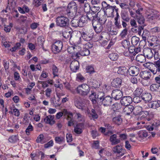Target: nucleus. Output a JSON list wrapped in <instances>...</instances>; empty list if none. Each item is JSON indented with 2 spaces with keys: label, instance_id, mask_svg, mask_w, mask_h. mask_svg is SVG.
I'll list each match as a JSON object with an SVG mask.
<instances>
[{
  "label": "nucleus",
  "instance_id": "5fc2aeb1",
  "mask_svg": "<svg viewBox=\"0 0 160 160\" xmlns=\"http://www.w3.org/2000/svg\"><path fill=\"white\" fill-rule=\"evenodd\" d=\"M142 100V97H139V96H137L134 97L133 98V102L136 103H139L141 102Z\"/></svg>",
  "mask_w": 160,
  "mask_h": 160
},
{
  "label": "nucleus",
  "instance_id": "052dcab7",
  "mask_svg": "<svg viewBox=\"0 0 160 160\" xmlns=\"http://www.w3.org/2000/svg\"><path fill=\"white\" fill-rule=\"evenodd\" d=\"M76 80L77 81L83 82L85 80V78L80 73L77 74Z\"/></svg>",
  "mask_w": 160,
  "mask_h": 160
},
{
  "label": "nucleus",
  "instance_id": "9b49d317",
  "mask_svg": "<svg viewBox=\"0 0 160 160\" xmlns=\"http://www.w3.org/2000/svg\"><path fill=\"white\" fill-rule=\"evenodd\" d=\"M112 150L114 153L120 154L121 156H123L125 152V150L123 149L122 146L120 145L114 147Z\"/></svg>",
  "mask_w": 160,
  "mask_h": 160
},
{
  "label": "nucleus",
  "instance_id": "f704fd0d",
  "mask_svg": "<svg viewBox=\"0 0 160 160\" xmlns=\"http://www.w3.org/2000/svg\"><path fill=\"white\" fill-rule=\"evenodd\" d=\"M138 135L140 138L143 139L148 136V132L144 130H140L138 132Z\"/></svg>",
  "mask_w": 160,
  "mask_h": 160
},
{
  "label": "nucleus",
  "instance_id": "7ed1b4c3",
  "mask_svg": "<svg viewBox=\"0 0 160 160\" xmlns=\"http://www.w3.org/2000/svg\"><path fill=\"white\" fill-rule=\"evenodd\" d=\"M99 97V102L104 106L107 107L111 105L112 99L110 96H105L104 92H100Z\"/></svg>",
  "mask_w": 160,
  "mask_h": 160
},
{
  "label": "nucleus",
  "instance_id": "a211bd4d",
  "mask_svg": "<svg viewBox=\"0 0 160 160\" xmlns=\"http://www.w3.org/2000/svg\"><path fill=\"white\" fill-rule=\"evenodd\" d=\"M122 82V80L121 78H116L112 82V86L114 88H119L121 86Z\"/></svg>",
  "mask_w": 160,
  "mask_h": 160
},
{
  "label": "nucleus",
  "instance_id": "58836bf2",
  "mask_svg": "<svg viewBox=\"0 0 160 160\" xmlns=\"http://www.w3.org/2000/svg\"><path fill=\"white\" fill-rule=\"evenodd\" d=\"M91 8L90 5L88 3H85L84 5V10L85 12L87 13H90Z\"/></svg>",
  "mask_w": 160,
  "mask_h": 160
},
{
  "label": "nucleus",
  "instance_id": "4d7b16f0",
  "mask_svg": "<svg viewBox=\"0 0 160 160\" xmlns=\"http://www.w3.org/2000/svg\"><path fill=\"white\" fill-rule=\"evenodd\" d=\"M52 51L54 53H57L59 52L61 50L59 49L57 46L53 44L52 45Z\"/></svg>",
  "mask_w": 160,
  "mask_h": 160
},
{
  "label": "nucleus",
  "instance_id": "5701e85b",
  "mask_svg": "<svg viewBox=\"0 0 160 160\" xmlns=\"http://www.w3.org/2000/svg\"><path fill=\"white\" fill-rule=\"evenodd\" d=\"M117 135L116 134H114L111 135L110 138V141L112 145H116L120 142L119 139L117 138Z\"/></svg>",
  "mask_w": 160,
  "mask_h": 160
},
{
  "label": "nucleus",
  "instance_id": "c756f323",
  "mask_svg": "<svg viewBox=\"0 0 160 160\" xmlns=\"http://www.w3.org/2000/svg\"><path fill=\"white\" fill-rule=\"evenodd\" d=\"M150 90L152 92H160V85L157 84H152L150 87Z\"/></svg>",
  "mask_w": 160,
  "mask_h": 160
},
{
  "label": "nucleus",
  "instance_id": "680f3d73",
  "mask_svg": "<svg viewBox=\"0 0 160 160\" xmlns=\"http://www.w3.org/2000/svg\"><path fill=\"white\" fill-rule=\"evenodd\" d=\"M86 70L88 72L91 73L94 72V68L91 65H88L87 67Z\"/></svg>",
  "mask_w": 160,
  "mask_h": 160
},
{
  "label": "nucleus",
  "instance_id": "bb28decb",
  "mask_svg": "<svg viewBox=\"0 0 160 160\" xmlns=\"http://www.w3.org/2000/svg\"><path fill=\"white\" fill-rule=\"evenodd\" d=\"M149 46L152 47L154 49L159 50L160 48V43L159 41H152L153 42H150L149 41H148Z\"/></svg>",
  "mask_w": 160,
  "mask_h": 160
},
{
  "label": "nucleus",
  "instance_id": "8fccbe9b",
  "mask_svg": "<svg viewBox=\"0 0 160 160\" xmlns=\"http://www.w3.org/2000/svg\"><path fill=\"white\" fill-rule=\"evenodd\" d=\"M141 83L144 86H148L151 83V80L150 79H142Z\"/></svg>",
  "mask_w": 160,
  "mask_h": 160
},
{
  "label": "nucleus",
  "instance_id": "bf43d9fd",
  "mask_svg": "<svg viewBox=\"0 0 160 160\" xmlns=\"http://www.w3.org/2000/svg\"><path fill=\"white\" fill-rule=\"evenodd\" d=\"M142 41H131V46H132L133 47H136L138 46H138L140 45V44Z\"/></svg>",
  "mask_w": 160,
  "mask_h": 160
},
{
  "label": "nucleus",
  "instance_id": "13d9d810",
  "mask_svg": "<svg viewBox=\"0 0 160 160\" xmlns=\"http://www.w3.org/2000/svg\"><path fill=\"white\" fill-rule=\"evenodd\" d=\"M53 44L57 46L59 49H62L63 46V44L61 41H56Z\"/></svg>",
  "mask_w": 160,
  "mask_h": 160
},
{
  "label": "nucleus",
  "instance_id": "0e129e2a",
  "mask_svg": "<svg viewBox=\"0 0 160 160\" xmlns=\"http://www.w3.org/2000/svg\"><path fill=\"white\" fill-rule=\"evenodd\" d=\"M80 55H81V53H80L79 52H76L73 53L72 54V58L74 59H76L78 58H79Z\"/></svg>",
  "mask_w": 160,
  "mask_h": 160
},
{
  "label": "nucleus",
  "instance_id": "423d86ee",
  "mask_svg": "<svg viewBox=\"0 0 160 160\" xmlns=\"http://www.w3.org/2000/svg\"><path fill=\"white\" fill-rule=\"evenodd\" d=\"M97 17V20L98 22L103 25L105 23L107 20L105 11L102 10L101 9L98 12Z\"/></svg>",
  "mask_w": 160,
  "mask_h": 160
},
{
  "label": "nucleus",
  "instance_id": "49530a36",
  "mask_svg": "<svg viewBox=\"0 0 160 160\" xmlns=\"http://www.w3.org/2000/svg\"><path fill=\"white\" fill-rule=\"evenodd\" d=\"M33 130V127L32 126L30 123L25 130V132L27 135L30 134V132Z\"/></svg>",
  "mask_w": 160,
  "mask_h": 160
},
{
  "label": "nucleus",
  "instance_id": "ddd939ff",
  "mask_svg": "<svg viewBox=\"0 0 160 160\" xmlns=\"http://www.w3.org/2000/svg\"><path fill=\"white\" fill-rule=\"evenodd\" d=\"M128 72L130 75L136 76L139 73V68L136 66H132L128 69Z\"/></svg>",
  "mask_w": 160,
  "mask_h": 160
},
{
  "label": "nucleus",
  "instance_id": "6ab92c4d",
  "mask_svg": "<svg viewBox=\"0 0 160 160\" xmlns=\"http://www.w3.org/2000/svg\"><path fill=\"white\" fill-rule=\"evenodd\" d=\"M100 9V8L99 7H92L91 8V11L90 13L92 16V18L94 20L95 19H97V16L98 15V12Z\"/></svg>",
  "mask_w": 160,
  "mask_h": 160
},
{
  "label": "nucleus",
  "instance_id": "a878e982",
  "mask_svg": "<svg viewBox=\"0 0 160 160\" xmlns=\"http://www.w3.org/2000/svg\"><path fill=\"white\" fill-rule=\"evenodd\" d=\"M140 75L142 79H150L151 74V72L149 71H144L141 72Z\"/></svg>",
  "mask_w": 160,
  "mask_h": 160
},
{
  "label": "nucleus",
  "instance_id": "0eeeda50",
  "mask_svg": "<svg viewBox=\"0 0 160 160\" xmlns=\"http://www.w3.org/2000/svg\"><path fill=\"white\" fill-rule=\"evenodd\" d=\"M92 23L95 31L97 33H99L102 31L103 28V24L98 22L97 19L93 20Z\"/></svg>",
  "mask_w": 160,
  "mask_h": 160
},
{
  "label": "nucleus",
  "instance_id": "de8ad7c7",
  "mask_svg": "<svg viewBox=\"0 0 160 160\" xmlns=\"http://www.w3.org/2000/svg\"><path fill=\"white\" fill-rule=\"evenodd\" d=\"M64 8L62 7L56 8L54 10V12L57 14L62 13Z\"/></svg>",
  "mask_w": 160,
  "mask_h": 160
},
{
  "label": "nucleus",
  "instance_id": "c03bdc74",
  "mask_svg": "<svg viewBox=\"0 0 160 160\" xmlns=\"http://www.w3.org/2000/svg\"><path fill=\"white\" fill-rule=\"evenodd\" d=\"M134 47H131L128 48V50L130 54V57H131L132 59V58L134 59V58L133 57V56L136 55V52H135V50H134Z\"/></svg>",
  "mask_w": 160,
  "mask_h": 160
},
{
  "label": "nucleus",
  "instance_id": "412c9836",
  "mask_svg": "<svg viewBox=\"0 0 160 160\" xmlns=\"http://www.w3.org/2000/svg\"><path fill=\"white\" fill-rule=\"evenodd\" d=\"M100 92L98 93L97 94L95 92H92L91 94L89 96V99L92 101L93 103H95L97 102H99L98 98Z\"/></svg>",
  "mask_w": 160,
  "mask_h": 160
},
{
  "label": "nucleus",
  "instance_id": "39448f33",
  "mask_svg": "<svg viewBox=\"0 0 160 160\" xmlns=\"http://www.w3.org/2000/svg\"><path fill=\"white\" fill-rule=\"evenodd\" d=\"M92 15L90 13H87L86 15H82L79 19L80 25L83 27L86 25L88 21L92 22L94 20Z\"/></svg>",
  "mask_w": 160,
  "mask_h": 160
},
{
  "label": "nucleus",
  "instance_id": "69168bd1",
  "mask_svg": "<svg viewBox=\"0 0 160 160\" xmlns=\"http://www.w3.org/2000/svg\"><path fill=\"white\" fill-rule=\"evenodd\" d=\"M33 3L35 6L38 7L41 5V0H34Z\"/></svg>",
  "mask_w": 160,
  "mask_h": 160
},
{
  "label": "nucleus",
  "instance_id": "2f4dec72",
  "mask_svg": "<svg viewBox=\"0 0 160 160\" xmlns=\"http://www.w3.org/2000/svg\"><path fill=\"white\" fill-rule=\"evenodd\" d=\"M136 60L140 63H143L144 62L146 61L145 56L144 55L142 54H138L136 58Z\"/></svg>",
  "mask_w": 160,
  "mask_h": 160
},
{
  "label": "nucleus",
  "instance_id": "09e8293b",
  "mask_svg": "<svg viewBox=\"0 0 160 160\" xmlns=\"http://www.w3.org/2000/svg\"><path fill=\"white\" fill-rule=\"evenodd\" d=\"M143 91L142 89L139 87L137 88L134 92V94L135 96H140Z\"/></svg>",
  "mask_w": 160,
  "mask_h": 160
},
{
  "label": "nucleus",
  "instance_id": "aec40b11",
  "mask_svg": "<svg viewBox=\"0 0 160 160\" xmlns=\"http://www.w3.org/2000/svg\"><path fill=\"white\" fill-rule=\"evenodd\" d=\"M84 124L83 123L78 124L74 128V131L77 134H80L82 132L84 127Z\"/></svg>",
  "mask_w": 160,
  "mask_h": 160
},
{
  "label": "nucleus",
  "instance_id": "b1692460",
  "mask_svg": "<svg viewBox=\"0 0 160 160\" xmlns=\"http://www.w3.org/2000/svg\"><path fill=\"white\" fill-rule=\"evenodd\" d=\"M128 69L125 67H120L118 68L117 72L118 74L127 76L128 73Z\"/></svg>",
  "mask_w": 160,
  "mask_h": 160
},
{
  "label": "nucleus",
  "instance_id": "603ef678",
  "mask_svg": "<svg viewBox=\"0 0 160 160\" xmlns=\"http://www.w3.org/2000/svg\"><path fill=\"white\" fill-rule=\"evenodd\" d=\"M121 18L124 21L128 22L130 20L128 14L125 13H122L121 14Z\"/></svg>",
  "mask_w": 160,
  "mask_h": 160
},
{
  "label": "nucleus",
  "instance_id": "e2e57ef3",
  "mask_svg": "<svg viewBox=\"0 0 160 160\" xmlns=\"http://www.w3.org/2000/svg\"><path fill=\"white\" fill-rule=\"evenodd\" d=\"M53 142L52 140H51L48 143L46 144H45L44 145V148H48L50 147H52L53 146Z\"/></svg>",
  "mask_w": 160,
  "mask_h": 160
},
{
  "label": "nucleus",
  "instance_id": "a18cd8bd",
  "mask_svg": "<svg viewBox=\"0 0 160 160\" xmlns=\"http://www.w3.org/2000/svg\"><path fill=\"white\" fill-rule=\"evenodd\" d=\"M122 43L123 47L125 48H128L131 47L130 41H122Z\"/></svg>",
  "mask_w": 160,
  "mask_h": 160
},
{
  "label": "nucleus",
  "instance_id": "4be33fe9",
  "mask_svg": "<svg viewBox=\"0 0 160 160\" xmlns=\"http://www.w3.org/2000/svg\"><path fill=\"white\" fill-rule=\"evenodd\" d=\"M54 118V116L49 115L47 116L45 118L44 120L46 123L52 125L55 123Z\"/></svg>",
  "mask_w": 160,
  "mask_h": 160
},
{
  "label": "nucleus",
  "instance_id": "ea45409f",
  "mask_svg": "<svg viewBox=\"0 0 160 160\" xmlns=\"http://www.w3.org/2000/svg\"><path fill=\"white\" fill-rule=\"evenodd\" d=\"M113 122L118 125L121 124L122 122V120L120 117H117L113 118Z\"/></svg>",
  "mask_w": 160,
  "mask_h": 160
},
{
  "label": "nucleus",
  "instance_id": "f03ea898",
  "mask_svg": "<svg viewBox=\"0 0 160 160\" xmlns=\"http://www.w3.org/2000/svg\"><path fill=\"white\" fill-rule=\"evenodd\" d=\"M77 10V5L74 1H71L68 4L66 10L67 14L70 18H73Z\"/></svg>",
  "mask_w": 160,
  "mask_h": 160
},
{
  "label": "nucleus",
  "instance_id": "393cba45",
  "mask_svg": "<svg viewBox=\"0 0 160 160\" xmlns=\"http://www.w3.org/2000/svg\"><path fill=\"white\" fill-rule=\"evenodd\" d=\"M142 100H143L146 103H147L150 101L152 98L151 94L149 93H143L142 95Z\"/></svg>",
  "mask_w": 160,
  "mask_h": 160
},
{
  "label": "nucleus",
  "instance_id": "dca6fc26",
  "mask_svg": "<svg viewBox=\"0 0 160 160\" xmlns=\"http://www.w3.org/2000/svg\"><path fill=\"white\" fill-rule=\"evenodd\" d=\"M149 108L157 109L160 107V101L158 100L152 101L148 104Z\"/></svg>",
  "mask_w": 160,
  "mask_h": 160
},
{
  "label": "nucleus",
  "instance_id": "6e6552de",
  "mask_svg": "<svg viewBox=\"0 0 160 160\" xmlns=\"http://www.w3.org/2000/svg\"><path fill=\"white\" fill-rule=\"evenodd\" d=\"M116 8V6L110 5L105 10V14L109 17H114V12Z\"/></svg>",
  "mask_w": 160,
  "mask_h": 160
},
{
  "label": "nucleus",
  "instance_id": "f8f14e48",
  "mask_svg": "<svg viewBox=\"0 0 160 160\" xmlns=\"http://www.w3.org/2000/svg\"><path fill=\"white\" fill-rule=\"evenodd\" d=\"M111 95L112 98L116 100H118L122 97V93L120 90L116 89L112 91Z\"/></svg>",
  "mask_w": 160,
  "mask_h": 160
},
{
  "label": "nucleus",
  "instance_id": "2eb2a0df",
  "mask_svg": "<svg viewBox=\"0 0 160 160\" xmlns=\"http://www.w3.org/2000/svg\"><path fill=\"white\" fill-rule=\"evenodd\" d=\"M153 71V74H158L160 72V59L154 62Z\"/></svg>",
  "mask_w": 160,
  "mask_h": 160
},
{
  "label": "nucleus",
  "instance_id": "20e7f679",
  "mask_svg": "<svg viewBox=\"0 0 160 160\" xmlns=\"http://www.w3.org/2000/svg\"><path fill=\"white\" fill-rule=\"evenodd\" d=\"M76 90L78 93L83 96H87L90 91L89 86L86 84L79 85Z\"/></svg>",
  "mask_w": 160,
  "mask_h": 160
},
{
  "label": "nucleus",
  "instance_id": "9d476101",
  "mask_svg": "<svg viewBox=\"0 0 160 160\" xmlns=\"http://www.w3.org/2000/svg\"><path fill=\"white\" fill-rule=\"evenodd\" d=\"M132 102V97L128 96H124L120 100L121 104L124 106L130 105Z\"/></svg>",
  "mask_w": 160,
  "mask_h": 160
},
{
  "label": "nucleus",
  "instance_id": "774afa93",
  "mask_svg": "<svg viewBox=\"0 0 160 160\" xmlns=\"http://www.w3.org/2000/svg\"><path fill=\"white\" fill-rule=\"evenodd\" d=\"M115 22L114 24L115 27L118 28L119 29L122 28L120 21H118V19H115Z\"/></svg>",
  "mask_w": 160,
  "mask_h": 160
},
{
  "label": "nucleus",
  "instance_id": "338daca9",
  "mask_svg": "<svg viewBox=\"0 0 160 160\" xmlns=\"http://www.w3.org/2000/svg\"><path fill=\"white\" fill-rule=\"evenodd\" d=\"M91 115L93 119H97L98 117V114L96 113L95 110L92 109L91 110Z\"/></svg>",
  "mask_w": 160,
  "mask_h": 160
},
{
  "label": "nucleus",
  "instance_id": "a19ab883",
  "mask_svg": "<svg viewBox=\"0 0 160 160\" xmlns=\"http://www.w3.org/2000/svg\"><path fill=\"white\" fill-rule=\"evenodd\" d=\"M136 16L138 22L139 24L142 25L144 23L145 20L142 15H136Z\"/></svg>",
  "mask_w": 160,
  "mask_h": 160
},
{
  "label": "nucleus",
  "instance_id": "3c124183",
  "mask_svg": "<svg viewBox=\"0 0 160 160\" xmlns=\"http://www.w3.org/2000/svg\"><path fill=\"white\" fill-rule=\"evenodd\" d=\"M62 36L65 39L68 40H70L72 38L71 33L69 32H65L62 33Z\"/></svg>",
  "mask_w": 160,
  "mask_h": 160
},
{
  "label": "nucleus",
  "instance_id": "72a5a7b5",
  "mask_svg": "<svg viewBox=\"0 0 160 160\" xmlns=\"http://www.w3.org/2000/svg\"><path fill=\"white\" fill-rule=\"evenodd\" d=\"M55 141L56 143L61 144L65 142V139L64 137L63 136H58L55 138Z\"/></svg>",
  "mask_w": 160,
  "mask_h": 160
},
{
  "label": "nucleus",
  "instance_id": "f257e3e1",
  "mask_svg": "<svg viewBox=\"0 0 160 160\" xmlns=\"http://www.w3.org/2000/svg\"><path fill=\"white\" fill-rule=\"evenodd\" d=\"M55 22L57 26L66 28L69 25V20L65 16H58L56 18Z\"/></svg>",
  "mask_w": 160,
  "mask_h": 160
},
{
  "label": "nucleus",
  "instance_id": "c85d7f7f",
  "mask_svg": "<svg viewBox=\"0 0 160 160\" xmlns=\"http://www.w3.org/2000/svg\"><path fill=\"white\" fill-rule=\"evenodd\" d=\"M60 99L59 98H58L57 99L54 97H52L51 98L50 102L52 104L55 106H58L61 104L60 102Z\"/></svg>",
  "mask_w": 160,
  "mask_h": 160
},
{
  "label": "nucleus",
  "instance_id": "1a4fd4ad",
  "mask_svg": "<svg viewBox=\"0 0 160 160\" xmlns=\"http://www.w3.org/2000/svg\"><path fill=\"white\" fill-rule=\"evenodd\" d=\"M140 108V107H134L133 106L129 105L125 106V107L123 108V112H125L127 115H129L132 112L134 111H137L138 110V109Z\"/></svg>",
  "mask_w": 160,
  "mask_h": 160
},
{
  "label": "nucleus",
  "instance_id": "e433bc0d",
  "mask_svg": "<svg viewBox=\"0 0 160 160\" xmlns=\"http://www.w3.org/2000/svg\"><path fill=\"white\" fill-rule=\"evenodd\" d=\"M18 135H12L8 139L9 141L11 143H15L18 140Z\"/></svg>",
  "mask_w": 160,
  "mask_h": 160
},
{
  "label": "nucleus",
  "instance_id": "6e6d98bb",
  "mask_svg": "<svg viewBox=\"0 0 160 160\" xmlns=\"http://www.w3.org/2000/svg\"><path fill=\"white\" fill-rule=\"evenodd\" d=\"M74 104L75 106L78 108L82 109L83 104L80 102L78 100H74Z\"/></svg>",
  "mask_w": 160,
  "mask_h": 160
},
{
  "label": "nucleus",
  "instance_id": "4c0bfd02",
  "mask_svg": "<svg viewBox=\"0 0 160 160\" xmlns=\"http://www.w3.org/2000/svg\"><path fill=\"white\" fill-rule=\"evenodd\" d=\"M118 55L117 53H112L109 54L108 57L112 61H116L118 59Z\"/></svg>",
  "mask_w": 160,
  "mask_h": 160
},
{
  "label": "nucleus",
  "instance_id": "4468645a",
  "mask_svg": "<svg viewBox=\"0 0 160 160\" xmlns=\"http://www.w3.org/2000/svg\"><path fill=\"white\" fill-rule=\"evenodd\" d=\"M143 52L145 58L146 57L148 59H151L153 56V52L152 50L149 48H145Z\"/></svg>",
  "mask_w": 160,
  "mask_h": 160
},
{
  "label": "nucleus",
  "instance_id": "473e14b6",
  "mask_svg": "<svg viewBox=\"0 0 160 160\" xmlns=\"http://www.w3.org/2000/svg\"><path fill=\"white\" fill-rule=\"evenodd\" d=\"M36 141L38 143L44 144L46 142V141L45 138H44L43 135L42 134H41L38 137Z\"/></svg>",
  "mask_w": 160,
  "mask_h": 160
},
{
  "label": "nucleus",
  "instance_id": "f3484780",
  "mask_svg": "<svg viewBox=\"0 0 160 160\" xmlns=\"http://www.w3.org/2000/svg\"><path fill=\"white\" fill-rule=\"evenodd\" d=\"M79 63L77 60H74L72 62L70 65L71 70L73 72H75L79 69Z\"/></svg>",
  "mask_w": 160,
  "mask_h": 160
},
{
  "label": "nucleus",
  "instance_id": "79ce46f5",
  "mask_svg": "<svg viewBox=\"0 0 160 160\" xmlns=\"http://www.w3.org/2000/svg\"><path fill=\"white\" fill-rule=\"evenodd\" d=\"M153 64L149 62H147L144 64V66L149 69L153 73Z\"/></svg>",
  "mask_w": 160,
  "mask_h": 160
},
{
  "label": "nucleus",
  "instance_id": "7c9ffc66",
  "mask_svg": "<svg viewBox=\"0 0 160 160\" xmlns=\"http://www.w3.org/2000/svg\"><path fill=\"white\" fill-rule=\"evenodd\" d=\"M72 26L73 27L77 28L78 27H82V26L80 25V21L79 19H73L71 22Z\"/></svg>",
  "mask_w": 160,
  "mask_h": 160
},
{
  "label": "nucleus",
  "instance_id": "c9c22d12",
  "mask_svg": "<svg viewBox=\"0 0 160 160\" xmlns=\"http://www.w3.org/2000/svg\"><path fill=\"white\" fill-rule=\"evenodd\" d=\"M52 71L54 78L58 76V69L55 65H53L52 66Z\"/></svg>",
  "mask_w": 160,
  "mask_h": 160
},
{
  "label": "nucleus",
  "instance_id": "864d4df0",
  "mask_svg": "<svg viewBox=\"0 0 160 160\" xmlns=\"http://www.w3.org/2000/svg\"><path fill=\"white\" fill-rule=\"evenodd\" d=\"M90 54L89 50L86 48H84L81 52V56H86L89 55Z\"/></svg>",
  "mask_w": 160,
  "mask_h": 160
},
{
  "label": "nucleus",
  "instance_id": "cd10ccee",
  "mask_svg": "<svg viewBox=\"0 0 160 160\" xmlns=\"http://www.w3.org/2000/svg\"><path fill=\"white\" fill-rule=\"evenodd\" d=\"M69 41L72 46L69 47L67 48V51L69 53L72 54L73 53L75 52V47H76L77 45L75 43H74L73 41Z\"/></svg>",
  "mask_w": 160,
  "mask_h": 160
},
{
  "label": "nucleus",
  "instance_id": "37998d69",
  "mask_svg": "<svg viewBox=\"0 0 160 160\" xmlns=\"http://www.w3.org/2000/svg\"><path fill=\"white\" fill-rule=\"evenodd\" d=\"M81 38H82L83 40H91L92 39V37L88 36V35L85 33L84 32H83L81 34V37H80L79 39L81 40Z\"/></svg>",
  "mask_w": 160,
  "mask_h": 160
}]
</instances>
